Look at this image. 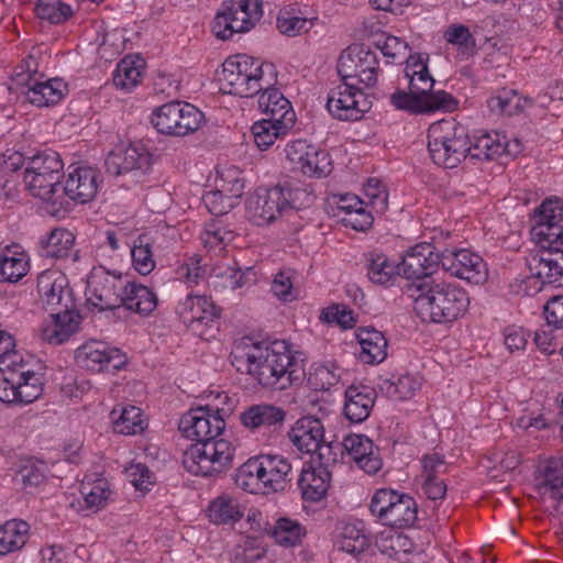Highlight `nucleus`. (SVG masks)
Masks as SVG:
<instances>
[{"instance_id":"1","label":"nucleus","mask_w":563,"mask_h":563,"mask_svg":"<svg viewBox=\"0 0 563 563\" xmlns=\"http://www.w3.org/2000/svg\"><path fill=\"white\" fill-rule=\"evenodd\" d=\"M230 357L238 372L265 388L284 390L292 384L295 357L284 340L264 342L244 336L234 342Z\"/></svg>"},{"instance_id":"2","label":"nucleus","mask_w":563,"mask_h":563,"mask_svg":"<svg viewBox=\"0 0 563 563\" xmlns=\"http://www.w3.org/2000/svg\"><path fill=\"white\" fill-rule=\"evenodd\" d=\"M90 296L86 300L89 312H103L124 306L128 310L148 314L157 306L156 294L148 287L128 284L121 287V273L95 268L88 280Z\"/></svg>"},{"instance_id":"3","label":"nucleus","mask_w":563,"mask_h":563,"mask_svg":"<svg viewBox=\"0 0 563 563\" xmlns=\"http://www.w3.org/2000/svg\"><path fill=\"white\" fill-rule=\"evenodd\" d=\"M43 393V376L33 369L29 358L13 349L0 360V400L27 405Z\"/></svg>"},{"instance_id":"4","label":"nucleus","mask_w":563,"mask_h":563,"mask_svg":"<svg viewBox=\"0 0 563 563\" xmlns=\"http://www.w3.org/2000/svg\"><path fill=\"white\" fill-rule=\"evenodd\" d=\"M219 80L225 92L250 98L262 91V81L267 87L276 85L277 70L272 63L238 54L225 59Z\"/></svg>"},{"instance_id":"5","label":"nucleus","mask_w":563,"mask_h":563,"mask_svg":"<svg viewBox=\"0 0 563 563\" xmlns=\"http://www.w3.org/2000/svg\"><path fill=\"white\" fill-rule=\"evenodd\" d=\"M409 291L417 317H460L470 306L467 292L455 286L422 282Z\"/></svg>"},{"instance_id":"6","label":"nucleus","mask_w":563,"mask_h":563,"mask_svg":"<svg viewBox=\"0 0 563 563\" xmlns=\"http://www.w3.org/2000/svg\"><path fill=\"white\" fill-rule=\"evenodd\" d=\"M64 163L58 153L46 150L27 158L24 184L29 192L53 205H63L60 178Z\"/></svg>"},{"instance_id":"7","label":"nucleus","mask_w":563,"mask_h":563,"mask_svg":"<svg viewBox=\"0 0 563 563\" xmlns=\"http://www.w3.org/2000/svg\"><path fill=\"white\" fill-rule=\"evenodd\" d=\"M217 398L219 405L199 406L183 415L179 430L184 437L196 442L219 440L235 402L227 393L219 394Z\"/></svg>"},{"instance_id":"8","label":"nucleus","mask_w":563,"mask_h":563,"mask_svg":"<svg viewBox=\"0 0 563 563\" xmlns=\"http://www.w3.org/2000/svg\"><path fill=\"white\" fill-rule=\"evenodd\" d=\"M470 136L466 129L452 121L442 120L428 130V151L434 164L454 168L467 157Z\"/></svg>"},{"instance_id":"9","label":"nucleus","mask_w":563,"mask_h":563,"mask_svg":"<svg viewBox=\"0 0 563 563\" xmlns=\"http://www.w3.org/2000/svg\"><path fill=\"white\" fill-rule=\"evenodd\" d=\"M537 243L541 252L531 257L529 268L543 283L563 286V227H541Z\"/></svg>"},{"instance_id":"10","label":"nucleus","mask_w":563,"mask_h":563,"mask_svg":"<svg viewBox=\"0 0 563 563\" xmlns=\"http://www.w3.org/2000/svg\"><path fill=\"white\" fill-rule=\"evenodd\" d=\"M372 516L382 525L402 529L412 527L418 518V505L408 494L393 488L374 492L368 505Z\"/></svg>"},{"instance_id":"11","label":"nucleus","mask_w":563,"mask_h":563,"mask_svg":"<svg viewBox=\"0 0 563 563\" xmlns=\"http://www.w3.org/2000/svg\"><path fill=\"white\" fill-rule=\"evenodd\" d=\"M36 290L48 317H81L67 277L53 269L38 274Z\"/></svg>"},{"instance_id":"12","label":"nucleus","mask_w":563,"mask_h":563,"mask_svg":"<svg viewBox=\"0 0 563 563\" xmlns=\"http://www.w3.org/2000/svg\"><path fill=\"white\" fill-rule=\"evenodd\" d=\"M235 448L224 439L191 444L183 455V465L194 475L209 476L231 466Z\"/></svg>"},{"instance_id":"13","label":"nucleus","mask_w":563,"mask_h":563,"mask_svg":"<svg viewBox=\"0 0 563 563\" xmlns=\"http://www.w3.org/2000/svg\"><path fill=\"white\" fill-rule=\"evenodd\" d=\"M261 16L262 1L260 0L224 1L214 16L212 31L218 38L228 40L234 33L251 30Z\"/></svg>"},{"instance_id":"14","label":"nucleus","mask_w":563,"mask_h":563,"mask_svg":"<svg viewBox=\"0 0 563 563\" xmlns=\"http://www.w3.org/2000/svg\"><path fill=\"white\" fill-rule=\"evenodd\" d=\"M203 113L187 102L172 101L158 107L151 119L162 134L185 136L199 129Z\"/></svg>"},{"instance_id":"15","label":"nucleus","mask_w":563,"mask_h":563,"mask_svg":"<svg viewBox=\"0 0 563 563\" xmlns=\"http://www.w3.org/2000/svg\"><path fill=\"white\" fill-rule=\"evenodd\" d=\"M76 364L89 372H119L128 363L126 355L118 347L99 340H88L75 350Z\"/></svg>"},{"instance_id":"16","label":"nucleus","mask_w":563,"mask_h":563,"mask_svg":"<svg viewBox=\"0 0 563 563\" xmlns=\"http://www.w3.org/2000/svg\"><path fill=\"white\" fill-rule=\"evenodd\" d=\"M327 109L338 120L356 121L371 109V101L354 82L343 80L329 92Z\"/></svg>"},{"instance_id":"17","label":"nucleus","mask_w":563,"mask_h":563,"mask_svg":"<svg viewBox=\"0 0 563 563\" xmlns=\"http://www.w3.org/2000/svg\"><path fill=\"white\" fill-rule=\"evenodd\" d=\"M378 56L363 46L345 49L338 63V73L342 80L357 79V82L372 87L376 84L379 70Z\"/></svg>"},{"instance_id":"18","label":"nucleus","mask_w":563,"mask_h":563,"mask_svg":"<svg viewBox=\"0 0 563 563\" xmlns=\"http://www.w3.org/2000/svg\"><path fill=\"white\" fill-rule=\"evenodd\" d=\"M391 104L410 114H426L435 111L452 112L457 109L459 101L444 90H435L431 95H420L416 91L397 90L390 97Z\"/></svg>"},{"instance_id":"19","label":"nucleus","mask_w":563,"mask_h":563,"mask_svg":"<svg viewBox=\"0 0 563 563\" xmlns=\"http://www.w3.org/2000/svg\"><path fill=\"white\" fill-rule=\"evenodd\" d=\"M440 266L452 276L478 285L487 279L483 258L467 250L444 251L440 254Z\"/></svg>"},{"instance_id":"20","label":"nucleus","mask_w":563,"mask_h":563,"mask_svg":"<svg viewBox=\"0 0 563 563\" xmlns=\"http://www.w3.org/2000/svg\"><path fill=\"white\" fill-rule=\"evenodd\" d=\"M440 266V254L434 253L429 244H418L408 251L398 264L399 276L404 275L406 279H415L407 285V291L415 284L429 282L428 278L434 274Z\"/></svg>"},{"instance_id":"21","label":"nucleus","mask_w":563,"mask_h":563,"mask_svg":"<svg viewBox=\"0 0 563 563\" xmlns=\"http://www.w3.org/2000/svg\"><path fill=\"white\" fill-rule=\"evenodd\" d=\"M106 170L113 176L131 175L135 179L145 175L152 166V156L143 146L129 145L109 153Z\"/></svg>"},{"instance_id":"22","label":"nucleus","mask_w":563,"mask_h":563,"mask_svg":"<svg viewBox=\"0 0 563 563\" xmlns=\"http://www.w3.org/2000/svg\"><path fill=\"white\" fill-rule=\"evenodd\" d=\"M291 444L303 454H317L323 459V450L328 449L324 441V428L320 419L306 416L298 419L288 431Z\"/></svg>"},{"instance_id":"23","label":"nucleus","mask_w":563,"mask_h":563,"mask_svg":"<svg viewBox=\"0 0 563 563\" xmlns=\"http://www.w3.org/2000/svg\"><path fill=\"white\" fill-rule=\"evenodd\" d=\"M280 188H258L246 200V217L255 225H265L273 222L285 210Z\"/></svg>"},{"instance_id":"24","label":"nucleus","mask_w":563,"mask_h":563,"mask_svg":"<svg viewBox=\"0 0 563 563\" xmlns=\"http://www.w3.org/2000/svg\"><path fill=\"white\" fill-rule=\"evenodd\" d=\"M80 498L73 500L70 507L84 516L96 514L110 501L112 490L107 478L87 475L79 487Z\"/></svg>"},{"instance_id":"25","label":"nucleus","mask_w":563,"mask_h":563,"mask_svg":"<svg viewBox=\"0 0 563 563\" xmlns=\"http://www.w3.org/2000/svg\"><path fill=\"white\" fill-rule=\"evenodd\" d=\"M98 187V170L89 166H78L67 174L59 194H63V199L67 197L76 203L84 205L96 197Z\"/></svg>"},{"instance_id":"26","label":"nucleus","mask_w":563,"mask_h":563,"mask_svg":"<svg viewBox=\"0 0 563 563\" xmlns=\"http://www.w3.org/2000/svg\"><path fill=\"white\" fill-rule=\"evenodd\" d=\"M538 490L544 503L555 511H563V460L549 459L537 477Z\"/></svg>"},{"instance_id":"27","label":"nucleus","mask_w":563,"mask_h":563,"mask_svg":"<svg viewBox=\"0 0 563 563\" xmlns=\"http://www.w3.org/2000/svg\"><path fill=\"white\" fill-rule=\"evenodd\" d=\"M342 445L350 457L367 474H375L382 468L378 449L365 434L352 433L344 437Z\"/></svg>"},{"instance_id":"28","label":"nucleus","mask_w":563,"mask_h":563,"mask_svg":"<svg viewBox=\"0 0 563 563\" xmlns=\"http://www.w3.org/2000/svg\"><path fill=\"white\" fill-rule=\"evenodd\" d=\"M375 393L367 386H350L345 390L343 412L352 423L365 421L374 407Z\"/></svg>"},{"instance_id":"29","label":"nucleus","mask_w":563,"mask_h":563,"mask_svg":"<svg viewBox=\"0 0 563 563\" xmlns=\"http://www.w3.org/2000/svg\"><path fill=\"white\" fill-rule=\"evenodd\" d=\"M263 483L266 486V494L283 490L289 481L291 465L289 461L282 455H260L257 456Z\"/></svg>"},{"instance_id":"30","label":"nucleus","mask_w":563,"mask_h":563,"mask_svg":"<svg viewBox=\"0 0 563 563\" xmlns=\"http://www.w3.org/2000/svg\"><path fill=\"white\" fill-rule=\"evenodd\" d=\"M296 114H288L283 120L265 118L255 122L252 128V135L256 146L265 151L272 146L277 139L284 137L294 128Z\"/></svg>"},{"instance_id":"31","label":"nucleus","mask_w":563,"mask_h":563,"mask_svg":"<svg viewBox=\"0 0 563 563\" xmlns=\"http://www.w3.org/2000/svg\"><path fill=\"white\" fill-rule=\"evenodd\" d=\"M336 545L341 551L354 556L363 553L369 545L363 521L341 522L338 526Z\"/></svg>"},{"instance_id":"32","label":"nucleus","mask_w":563,"mask_h":563,"mask_svg":"<svg viewBox=\"0 0 563 563\" xmlns=\"http://www.w3.org/2000/svg\"><path fill=\"white\" fill-rule=\"evenodd\" d=\"M269 536L276 544L283 548H296L301 545L306 539L307 529L295 518L279 516L271 527Z\"/></svg>"},{"instance_id":"33","label":"nucleus","mask_w":563,"mask_h":563,"mask_svg":"<svg viewBox=\"0 0 563 563\" xmlns=\"http://www.w3.org/2000/svg\"><path fill=\"white\" fill-rule=\"evenodd\" d=\"M361 345L360 360L366 364H378L387 356V340L373 328H361L356 332Z\"/></svg>"},{"instance_id":"34","label":"nucleus","mask_w":563,"mask_h":563,"mask_svg":"<svg viewBox=\"0 0 563 563\" xmlns=\"http://www.w3.org/2000/svg\"><path fill=\"white\" fill-rule=\"evenodd\" d=\"M521 148L519 143L516 144V148H510V144L501 143L498 139L485 133L475 136L473 142L470 140L467 157L472 159H493L503 154L516 156L521 152Z\"/></svg>"},{"instance_id":"35","label":"nucleus","mask_w":563,"mask_h":563,"mask_svg":"<svg viewBox=\"0 0 563 563\" xmlns=\"http://www.w3.org/2000/svg\"><path fill=\"white\" fill-rule=\"evenodd\" d=\"M111 422L117 433L134 435L146 428V420L141 408L128 405L117 406L110 412Z\"/></svg>"},{"instance_id":"36","label":"nucleus","mask_w":563,"mask_h":563,"mask_svg":"<svg viewBox=\"0 0 563 563\" xmlns=\"http://www.w3.org/2000/svg\"><path fill=\"white\" fill-rule=\"evenodd\" d=\"M65 87L63 80L58 78L46 81L34 80L24 93L30 103L36 107H48L63 99Z\"/></svg>"},{"instance_id":"37","label":"nucleus","mask_w":563,"mask_h":563,"mask_svg":"<svg viewBox=\"0 0 563 563\" xmlns=\"http://www.w3.org/2000/svg\"><path fill=\"white\" fill-rule=\"evenodd\" d=\"M367 276L374 284L390 286L399 277L398 264L390 262L384 253L373 251L365 255Z\"/></svg>"},{"instance_id":"38","label":"nucleus","mask_w":563,"mask_h":563,"mask_svg":"<svg viewBox=\"0 0 563 563\" xmlns=\"http://www.w3.org/2000/svg\"><path fill=\"white\" fill-rule=\"evenodd\" d=\"M244 516V507L234 496L223 494L212 500L208 508V517L216 525H233Z\"/></svg>"},{"instance_id":"39","label":"nucleus","mask_w":563,"mask_h":563,"mask_svg":"<svg viewBox=\"0 0 563 563\" xmlns=\"http://www.w3.org/2000/svg\"><path fill=\"white\" fill-rule=\"evenodd\" d=\"M285 411L269 404H258L249 407L241 415L242 424L251 430L271 427L285 420Z\"/></svg>"},{"instance_id":"40","label":"nucleus","mask_w":563,"mask_h":563,"mask_svg":"<svg viewBox=\"0 0 563 563\" xmlns=\"http://www.w3.org/2000/svg\"><path fill=\"white\" fill-rule=\"evenodd\" d=\"M18 249L19 246H12L0 252V280L16 283L27 274L29 256Z\"/></svg>"},{"instance_id":"41","label":"nucleus","mask_w":563,"mask_h":563,"mask_svg":"<svg viewBox=\"0 0 563 563\" xmlns=\"http://www.w3.org/2000/svg\"><path fill=\"white\" fill-rule=\"evenodd\" d=\"M298 485L303 499L319 501L329 489L330 473L324 468L302 470Z\"/></svg>"},{"instance_id":"42","label":"nucleus","mask_w":563,"mask_h":563,"mask_svg":"<svg viewBox=\"0 0 563 563\" xmlns=\"http://www.w3.org/2000/svg\"><path fill=\"white\" fill-rule=\"evenodd\" d=\"M262 93L258 97V108L267 115V118L283 120L284 117L288 118V114H295L289 100L286 99L277 88H275V85L267 87L264 81H262Z\"/></svg>"},{"instance_id":"43","label":"nucleus","mask_w":563,"mask_h":563,"mask_svg":"<svg viewBox=\"0 0 563 563\" xmlns=\"http://www.w3.org/2000/svg\"><path fill=\"white\" fill-rule=\"evenodd\" d=\"M80 331V319H45L41 338L48 344L60 345Z\"/></svg>"},{"instance_id":"44","label":"nucleus","mask_w":563,"mask_h":563,"mask_svg":"<svg viewBox=\"0 0 563 563\" xmlns=\"http://www.w3.org/2000/svg\"><path fill=\"white\" fill-rule=\"evenodd\" d=\"M30 526L23 520H9L0 527V555L18 551L29 538Z\"/></svg>"},{"instance_id":"45","label":"nucleus","mask_w":563,"mask_h":563,"mask_svg":"<svg viewBox=\"0 0 563 563\" xmlns=\"http://www.w3.org/2000/svg\"><path fill=\"white\" fill-rule=\"evenodd\" d=\"M422 379L418 375L406 374L384 379L379 388L387 397L395 400L411 398L420 389Z\"/></svg>"},{"instance_id":"46","label":"nucleus","mask_w":563,"mask_h":563,"mask_svg":"<svg viewBox=\"0 0 563 563\" xmlns=\"http://www.w3.org/2000/svg\"><path fill=\"white\" fill-rule=\"evenodd\" d=\"M258 459L253 457L243 463L235 473V484L251 494H266Z\"/></svg>"},{"instance_id":"47","label":"nucleus","mask_w":563,"mask_h":563,"mask_svg":"<svg viewBox=\"0 0 563 563\" xmlns=\"http://www.w3.org/2000/svg\"><path fill=\"white\" fill-rule=\"evenodd\" d=\"M530 106H532L531 98H522L512 89H503L498 95L488 100V108L490 111L507 115L520 113L525 108Z\"/></svg>"},{"instance_id":"48","label":"nucleus","mask_w":563,"mask_h":563,"mask_svg":"<svg viewBox=\"0 0 563 563\" xmlns=\"http://www.w3.org/2000/svg\"><path fill=\"white\" fill-rule=\"evenodd\" d=\"M375 544L380 553L395 558L400 553H410L413 550L412 541L405 534L387 530L376 536Z\"/></svg>"},{"instance_id":"49","label":"nucleus","mask_w":563,"mask_h":563,"mask_svg":"<svg viewBox=\"0 0 563 563\" xmlns=\"http://www.w3.org/2000/svg\"><path fill=\"white\" fill-rule=\"evenodd\" d=\"M75 238L71 232L66 229H55L47 236L42 246V256L51 258L67 257Z\"/></svg>"},{"instance_id":"50","label":"nucleus","mask_w":563,"mask_h":563,"mask_svg":"<svg viewBox=\"0 0 563 563\" xmlns=\"http://www.w3.org/2000/svg\"><path fill=\"white\" fill-rule=\"evenodd\" d=\"M143 60L141 58L132 59L125 57L117 65L113 74V84L115 87L130 90L135 87L142 76L141 67Z\"/></svg>"},{"instance_id":"51","label":"nucleus","mask_w":563,"mask_h":563,"mask_svg":"<svg viewBox=\"0 0 563 563\" xmlns=\"http://www.w3.org/2000/svg\"><path fill=\"white\" fill-rule=\"evenodd\" d=\"M178 314H191L192 317H219L220 309L210 297L188 295L177 306Z\"/></svg>"},{"instance_id":"52","label":"nucleus","mask_w":563,"mask_h":563,"mask_svg":"<svg viewBox=\"0 0 563 563\" xmlns=\"http://www.w3.org/2000/svg\"><path fill=\"white\" fill-rule=\"evenodd\" d=\"M276 188H280L283 190L285 209L291 208L300 210L309 207L314 201V196L312 195L309 186H300L299 184L285 181L283 184H278Z\"/></svg>"},{"instance_id":"53","label":"nucleus","mask_w":563,"mask_h":563,"mask_svg":"<svg viewBox=\"0 0 563 563\" xmlns=\"http://www.w3.org/2000/svg\"><path fill=\"white\" fill-rule=\"evenodd\" d=\"M331 158L329 153L311 146L305 156L300 170L308 176L324 177L331 173Z\"/></svg>"},{"instance_id":"54","label":"nucleus","mask_w":563,"mask_h":563,"mask_svg":"<svg viewBox=\"0 0 563 563\" xmlns=\"http://www.w3.org/2000/svg\"><path fill=\"white\" fill-rule=\"evenodd\" d=\"M341 378V368L334 363L316 364L309 374V382L316 389H329Z\"/></svg>"},{"instance_id":"55","label":"nucleus","mask_w":563,"mask_h":563,"mask_svg":"<svg viewBox=\"0 0 563 563\" xmlns=\"http://www.w3.org/2000/svg\"><path fill=\"white\" fill-rule=\"evenodd\" d=\"M133 267L141 275H148L155 268L151 244L144 236H139L131 247Z\"/></svg>"},{"instance_id":"56","label":"nucleus","mask_w":563,"mask_h":563,"mask_svg":"<svg viewBox=\"0 0 563 563\" xmlns=\"http://www.w3.org/2000/svg\"><path fill=\"white\" fill-rule=\"evenodd\" d=\"M312 25L313 20L295 15L290 10H280L277 16L278 30L290 37L307 33Z\"/></svg>"},{"instance_id":"57","label":"nucleus","mask_w":563,"mask_h":563,"mask_svg":"<svg viewBox=\"0 0 563 563\" xmlns=\"http://www.w3.org/2000/svg\"><path fill=\"white\" fill-rule=\"evenodd\" d=\"M536 214L539 217V221L532 233L537 240V231L541 227H561L559 222L563 219V207L558 198L547 199L536 209Z\"/></svg>"},{"instance_id":"58","label":"nucleus","mask_w":563,"mask_h":563,"mask_svg":"<svg viewBox=\"0 0 563 563\" xmlns=\"http://www.w3.org/2000/svg\"><path fill=\"white\" fill-rule=\"evenodd\" d=\"M35 12L40 19L47 20L53 24L63 23L73 14L68 4L60 1L51 2L49 0H37Z\"/></svg>"},{"instance_id":"59","label":"nucleus","mask_w":563,"mask_h":563,"mask_svg":"<svg viewBox=\"0 0 563 563\" xmlns=\"http://www.w3.org/2000/svg\"><path fill=\"white\" fill-rule=\"evenodd\" d=\"M46 479V465L44 463L26 462L19 470L15 481L24 489L38 487Z\"/></svg>"},{"instance_id":"60","label":"nucleus","mask_w":563,"mask_h":563,"mask_svg":"<svg viewBox=\"0 0 563 563\" xmlns=\"http://www.w3.org/2000/svg\"><path fill=\"white\" fill-rule=\"evenodd\" d=\"M217 186L236 203L243 195L244 179L240 177V173L235 168H230L221 173L217 180Z\"/></svg>"},{"instance_id":"61","label":"nucleus","mask_w":563,"mask_h":563,"mask_svg":"<svg viewBox=\"0 0 563 563\" xmlns=\"http://www.w3.org/2000/svg\"><path fill=\"white\" fill-rule=\"evenodd\" d=\"M125 475L130 483L140 492H148L155 484V476L143 463H131L125 467Z\"/></svg>"},{"instance_id":"62","label":"nucleus","mask_w":563,"mask_h":563,"mask_svg":"<svg viewBox=\"0 0 563 563\" xmlns=\"http://www.w3.org/2000/svg\"><path fill=\"white\" fill-rule=\"evenodd\" d=\"M202 201L209 212L214 216L227 214L236 205V202L230 197H227L218 186L214 190L207 191L202 196Z\"/></svg>"},{"instance_id":"63","label":"nucleus","mask_w":563,"mask_h":563,"mask_svg":"<svg viewBox=\"0 0 563 563\" xmlns=\"http://www.w3.org/2000/svg\"><path fill=\"white\" fill-rule=\"evenodd\" d=\"M548 420L541 410L526 411L516 419L515 428L530 433L543 430L548 427Z\"/></svg>"},{"instance_id":"64","label":"nucleus","mask_w":563,"mask_h":563,"mask_svg":"<svg viewBox=\"0 0 563 563\" xmlns=\"http://www.w3.org/2000/svg\"><path fill=\"white\" fill-rule=\"evenodd\" d=\"M444 37L450 44L457 45L466 49L474 47L476 44L470 30L462 24L451 25L446 30Z\"/></svg>"}]
</instances>
